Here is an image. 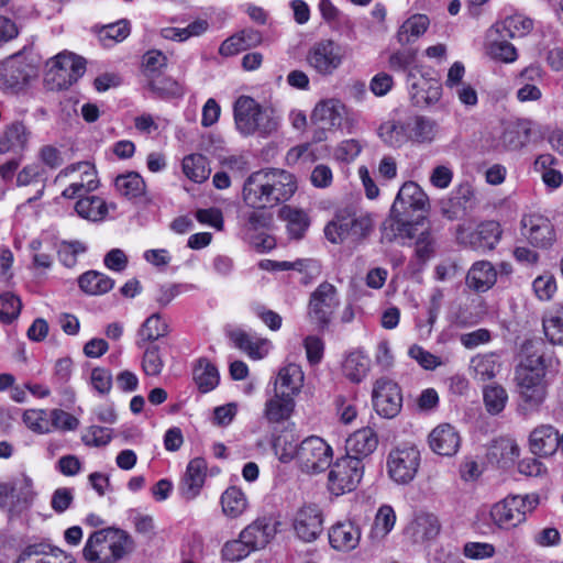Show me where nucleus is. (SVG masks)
Here are the masks:
<instances>
[{"mask_svg": "<svg viewBox=\"0 0 563 563\" xmlns=\"http://www.w3.org/2000/svg\"><path fill=\"white\" fill-rule=\"evenodd\" d=\"M333 461L331 445L318 435H310L299 443L297 464L306 474H319L328 470Z\"/></svg>", "mask_w": 563, "mask_h": 563, "instance_id": "nucleus-9", "label": "nucleus"}, {"mask_svg": "<svg viewBox=\"0 0 563 563\" xmlns=\"http://www.w3.org/2000/svg\"><path fill=\"white\" fill-rule=\"evenodd\" d=\"M194 380L202 393L214 389L220 380L219 372L208 360L201 358L194 368Z\"/></svg>", "mask_w": 563, "mask_h": 563, "instance_id": "nucleus-46", "label": "nucleus"}, {"mask_svg": "<svg viewBox=\"0 0 563 563\" xmlns=\"http://www.w3.org/2000/svg\"><path fill=\"white\" fill-rule=\"evenodd\" d=\"M429 26V19L424 14H416L407 19L397 32L399 44H409L415 38L421 36Z\"/></svg>", "mask_w": 563, "mask_h": 563, "instance_id": "nucleus-48", "label": "nucleus"}, {"mask_svg": "<svg viewBox=\"0 0 563 563\" xmlns=\"http://www.w3.org/2000/svg\"><path fill=\"white\" fill-rule=\"evenodd\" d=\"M377 134L386 145L391 147H400L409 142L407 121L389 119L378 126Z\"/></svg>", "mask_w": 563, "mask_h": 563, "instance_id": "nucleus-41", "label": "nucleus"}, {"mask_svg": "<svg viewBox=\"0 0 563 563\" xmlns=\"http://www.w3.org/2000/svg\"><path fill=\"white\" fill-rule=\"evenodd\" d=\"M78 172V178L74 179L68 187H66L62 196L66 199H75L86 196L88 192L98 188V180L93 167L86 162L69 165L59 172L56 179L68 177Z\"/></svg>", "mask_w": 563, "mask_h": 563, "instance_id": "nucleus-16", "label": "nucleus"}, {"mask_svg": "<svg viewBox=\"0 0 563 563\" xmlns=\"http://www.w3.org/2000/svg\"><path fill=\"white\" fill-rule=\"evenodd\" d=\"M543 347L542 341L527 342L523 346L525 358L516 368L518 411L523 416L537 412L547 397Z\"/></svg>", "mask_w": 563, "mask_h": 563, "instance_id": "nucleus-1", "label": "nucleus"}, {"mask_svg": "<svg viewBox=\"0 0 563 563\" xmlns=\"http://www.w3.org/2000/svg\"><path fill=\"white\" fill-rule=\"evenodd\" d=\"M117 191L126 199L141 197L145 192V181L140 174L130 172L119 175L114 180Z\"/></svg>", "mask_w": 563, "mask_h": 563, "instance_id": "nucleus-47", "label": "nucleus"}, {"mask_svg": "<svg viewBox=\"0 0 563 563\" xmlns=\"http://www.w3.org/2000/svg\"><path fill=\"white\" fill-rule=\"evenodd\" d=\"M411 98L417 106H429L440 100L442 89L439 82L421 78L411 84Z\"/></svg>", "mask_w": 563, "mask_h": 563, "instance_id": "nucleus-43", "label": "nucleus"}, {"mask_svg": "<svg viewBox=\"0 0 563 563\" xmlns=\"http://www.w3.org/2000/svg\"><path fill=\"white\" fill-rule=\"evenodd\" d=\"M245 540L239 534L238 539L224 543L221 550V556L225 561L239 562L249 556L253 550L247 547Z\"/></svg>", "mask_w": 563, "mask_h": 563, "instance_id": "nucleus-61", "label": "nucleus"}, {"mask_svg": "<svg viewBox=\"0 0 563 563\" xmlns=\"http://www.w3.org/2000/svg\"><path fill=\"white\" fill-rule=\"evenodd\" d=\"M543 330L552 344L563 345V302L558 305L553 316L543 319Z\"/></svg>", "mask_w": 563, "mask_h": 563, "instance_id": "nucleus-57", "label": "nucleus"}, {"mask_svg": "<svg viewBox=\"0 0 563 563\" xmlns=\"http://www.w3.org/2000/svg\"><path fill=\"white\" fill-rule=\"evenodd\" d=\"M222 512L230 519L241 517L249 507V500L244 492L236 487H228L220 497Z\"/></svg>", "mask_w": 563, "mask_h": 563, "instance_id": "nucleus-37", "label": "nucleus"}, {"mask_svg": "<svg viewBox=\"0 0 563 563\" xmlns=\"http://www.w3.org/2000/svg\"><path fill=\"white\" fill-rule=\"evenodd\" d=\"M539 505L537 495H512L493 505L489 511L490 519L500 529L516 528L527 520Z\"/></svg>", "mask_w": 563, "mask_h": 563, "instance_id": "nucleus-7", "label": "nucleus"}, {"mask_svg": "<svg viewBox=\"0 0 563 563\" xmlns=\"http://www.w3.org/2000/svg\"><path fill=\"white\" fill-rule=\"evenodd\" d=\"M235 347L246 353L253 360H261L268 353L269 342L256 338L244 330L236 329L229 333Z\"/></svg>", "mask_w": 563, "mask_h": 563, "instance_id": "nucleus-33", "label": "nucleus"}, {"mask_svg": "<svg viewBox=\"0 0 563 563\" xmlns=\"http://www.w3.org/2000/svg\"><path fill=\"white\" fill-rule=\"evenodd\" d=\"M22 420L33 432L44 434L52 431L49 411L45 409H27L23 412Z\"/></svg>", "mask_w": 563, "mask_h": 563, "instance_id": "nucleus-54", "label": "nucleus"}, {"mask_svg": "<svg viewBox=\"0 0 563 563\" xmlns=\"http://www.w3.org/2000/svg\"><path fill=\"white\" fill-rule=\"evenodd\" d=\"M166 65L167 57L161 51H148L143 56L144 73L150 78H154L158 75ZM150 86L152 90L162 95H177L180 92L179 85L172 79H166L164 81H156L152 79Z\"/></svg>", "mask_w": 563, "mask_h": 563, "instance_id": "nucleus-17", "label": "nucleus"}, {"mask_svg": "<svg viewBox=\"0 0 563 563\" xmlns=\"http://www.w3.org/2000/svg\"><path fill=\"white\" fill-rule=\"evenodd\" d=\"M361 540L360 528L351 521L338 522L329 531V541L336 551L354 550Z\"/></svg>", "mask_w": 563, "mask_h": 563, "instance_id": "nucleus-27", "label": "nucleus"}, {"mask_svg": "<svg viewBox=\"0 0 563 563\" xmlns=\"http://www.w3.org/2000/svg\"><path fill=\"white\" fill-rule=\"evenodd\" d=\"M322 514L318 506H305L296 515L294 528L305 542L314 541L322 531Z\"/></svg>", "mask_w": 563, "mask_h": 563, "instance_id": "nucleus-20", "label": "nucleus"}, {"mask_svg": "<svg viewBox=\"0 0 563 563\" xmlns=\"http://www.w3.org/2000/svg\"><path fill=\"white\" fill-rule=\"evenodd\" d=\"M9 489L11 492V509L30 506L36 496L33 481L25 474L13 478L9 483Z\"/></svg>", "mask_w": 563, "mask_h": 563, "instance_id": "nucleus-40", "label": "nucleus"}, {"mask_svg": "<svg viewBox=\"0 0 563 563\" xmlns=\"http://www.w3.org/2000/svg\"><path fill=\"white\" fill-rule=\"evenodd\" d=\"M302 384L303 372L301 367L291 363L279 369L275 382V391L278 390L294 397L300 391Z\"/></svg>", "mask_w": 563, "mask_h": 563, "instance_id": "nucleus-36", "label": "nucleus"}, {"mask_svg": "<svg viewBox=\"0 0 563 563\" xmlns=\"http://www.w3.org/2000/svg\"><path fill=\"white\" fill-rule=\"evenodd\" d=\"M142 350L144 351L142 357L143 372L150 376L159 375L164 367L159 346L156 344H146Z\"/></svg>", "mask_w": 563, "mask_h": 563, "instance_id": "nucleus-58", "label": "nucleus"}, {"mask_svg": "<svg viewBox=\"0 0 563 563\" xmlns=\"http://www.w3.org/2000/svg\"><path fill=\"white\" fill-rule=\"evenodd\" d=\"M409 141L416 143L432 142L437 135V123L422 115H417L407 121Z\"/></svg>", "mask_w": 563, "mask_h": 563, "instance_id": "nucleus-44", "label": "nucleus"}, {"mask_svg": "<svg viewBox=\"0 0 563 563\" xmlns=\"http://www.w3.org/2000/svg\"><path fill=\"white\" fill-rule=\"evenodd\" d=\"M49 421L52 424V430H62V431H73L76 430L79 426V420L62 410V409H53L49 411Z\"/></svg>", "mask_w": 563, "mask_h": 563, "instance_id": "nucleus-64", "label": "nucleus"}, {"mask_svg": "<svg viewBox=\"0 0 563 563\" xmlns=\"http://www.w3.org/2000/svg\"><path fill=\"white\" fill-rule=\"evenodd\" d=\"M389 228L393 236L389 240L400 239L404 245L413 247V254L417 261L426 264L435 256L439 249V236L437 230L424 219L415 222L391 219Z\"/></svg>", "mask_w": 563, "mask_h": 563, "instance_id": "nucleus-3", "label": "nucleus"}, {"mask_svg": "<svg viewBox=\"0 0 563 563\" xmlns=\"http://www.w3.org/2000/svg\"><path fill=\"white\" fill-rule=\"evenodd\" d=\"M344 115V106L336 99L322 100L314 107L311 121L322 131L339 128Z\"/></svg>", "mask_w": 563, "mask_h": 563, "instance_id": "nucleus-24", "label": "nucleus"}, {"mask_svg": "<svg viewBox=\"0 0 563 563\" xmlns=\"http://www.w3.org/2000/svg\"><path fill=\"white\" fill-rule=\"evenodd\" d=\"M533 27V22L531 19L526 18L521 14H514L507 16L501 23H496L488 33L489 37L497 35L501 32H505L507 36L515 37H523L530 33Z\"/></svg>", "mask_w": 563, "mask_h": 563, "instance_id": "nucleus-39", "label": "nucleus"}, {"mask_svg": "<svg viewBox=\"0 0 563 563\" xmlns=\"http://www.w3.org/2000/svg\"><path fill=\"white\" fill-rule=\"evenodd\" d=\"M420 461V452L416 446L393 449L386 461L387 474L396 484L407 485L416 477Z\"/></svg>", "mask_w": 563, "mask_h": 563, "instance_id": "nucleus-10", "label": "nucleus"}, {"mask_svg": "<svg viewBox=\"0 0 563 563\" xmlns=\"http://www.w3.org/2000/svg\"><path fill=\"white\" fill-rule=\"evenodd\" d=\"M113 286V279L96 271L87 272L79 277V287L89 295L106 294L110 291Z\"/></svg>", "mask_w": 563, "mask_h": 563, "instance_id": "nucleus-49", "label": "nucleus"}, {"mask_svg": "<svg viewBox=\"0 0 563 563\" xmlns=\"http://www.w3.org/2000/svg\"><path fill=\"white\" fill-rule=\"evenodd\" d=\"M396 515L390 506H382L375 517L373 525V533L375 537L383 538L387 536L394 528Z\"/></svg>", "mask_w": 563, "mask_h": 563, "instance_id": "nucleus-59", "label": "nucleus"}, {"mask_svg": "<svg viewBox=\"0 0 563 563\" xmlns=\"http://www.w3.org/2000/svg\"><path fill=\"white\" fill-rule=\"evenodd\" d=\"M134 549L132 538L120 529H101L87 540L82 555L88 563H117Z\"/></svg>", "mask_w": 563, "mask_h": 563, "instance_id": "nucleus-4", "label": "nucleus"}, {"mask_svg": "<svg viewBox=\"0 0 563 563\" xmlns=\"http://www.w3.org/2000/svg\"><path fill=\"white\" fill-rule=\"evenodd\" d=\"M409 356L415 360L422 368L433 371L443 363L441 358L419 345H412L408 351Z\"/></svg>", "mask_w": 563, "mask_h": 563, "instance_id": "nucleus-63", "label": "nucleus"}, {"mask_svg": "<svg viewBox=\"0 0 563 563\" xmlns=\"http://www.w3.org/2000/svg\"><path fill=\"white\" fill-rule=\"evenodd\" d=\"M47 80L54 82L58 89H65L76 82L86 70L82 57L71 53H60L46 64Z\"/></svg>", "mask_w": 563, "mask_h": 563, "instance_id": "nucleus-11", "label": "nucleus"}, {"mask_svg": "<svg viewBox=\"0 0 563 563\" xmlns=\"http://www.w3.org/2000/svg\"><path fill=\"white\" fill-rule=\"evenodd\" d=\"M242 539L253 552L264 549L276 534V527L272 519L257 518L240 532Z\"/></svg>", "mask_w": 563, "mask_h": 563, "instance_id": "nucleus-23", "label": "nucleus"}, {"mask_svg": "<svg viewBox=\"0 0 563 563\" xmlns=\"http://www.w3.org/2000/svg\"><path fill=\"white\" fill-rule=\"evenodd\" d=\"M429 206V199L422 188L413 181L405 183L391 206V214L400 217L409 210H424Z\"/></svg>", "mask_w": 563, "mask_h": 563, "instance_id": "nucleus-19", "label": "nucleus"}, {"mask_svg": "<svg viewBox=\"0 0 563 563\" xmlns=\"http://www.w3.org/2000/svg\"><path fill=\"white\" fill-rule=\"evenodd\" d=\"M297 190L295 176L279 168L253 172L244 181L242 199L256 210L273 208L289 200Z\"/></svg>", "mask_w": 563, "mask_h": 563, "instance_id": "nucleus-2", "label": "nucleus"}, {"mask_svg": "<svg viewBox=\"0 0 563 563\" xmlns=\"http://www.w3.org/2000/svg\"><path fill=\"white\" fill-rule=\"evenodd\" d=\"M497 280V271L488 261L475 262L465 278L466 286L475 292L489 290Z\"/></svg>", "mask_w": 563, "mask_h": 563, "instance_id": "nucleus-26", "label": "nucleus"}, {"mask_svg": "<svg viewBox=\"0 0 563 563\" xmlns=\"http://www.w3.org/2000/svg\"><path fill=\"white\" fill-rule=\"evenodd\" d=\"M378 445V437L372 428H362L353 432L345 443L346 454L362 459L369 456Z\"/></svg>", "mask_w": 563, "mask_h": 563, "instance_id": "nucleus-28", "label": "nucleus"}, {"mask_svg": "<svg viewBox=\"0 0 563 563\" xmlns=\"http://www.w3.org/2000/svg\"><path fill=\"white\" fill-rule=\"evenodd\" d=\"M279 218L287 222V230L292 239L299 240L309 227V218L302 210L284 206L279 210Z\"/></svg>", "mask_w": 563, "mask_h": 563, "instance_id": "nucleus-45", "label": "nucleus"}, {"mask_svg": "<svg viewBox=\"0 0 563 563\" xmlns=\"http://www.w3.org/2000/svg\"><path fill=\"white\" fill-rule=\"evenodd\" d=\"M206 473L207 463L203 459L196 457L188 463L179 484L180 495L186 500H192L199 495L205 484Z\"/></svg>", "mask_w": 563, "mask_h": 563, "instance_id": "nucleus-22", "label": "nucleus"}, {"mask_svg": "<svg viewBox=\"0 0 563 563\" xmlns=\"http://www.w3.org/2000/svg\"><path fill=\"white\" fill-rule=\"evenodd\" d=\"M529 443L534 454L552 455L559 449V432L552 426H540L530 433Z\"/></svg>", "mask_w": 563, "mask_h": 563, "instance_id": "nucleus-31", "label": "nucleus"}, {"mask_svg": "<svg viewBox=\"0 0 563 563\" xmlns=\"http://www.w3.org/2000/svg\"><path fill=\"white\" fill-rule=\"evenodd\" d=\"M533 290L536 296L543 301H549L553 298L556 292V280L553 275L545 274L538 276L533 280Z\"/></svg>", "mask_w": 563, "mask_h": 563, "instance_id": "nucleus-62", "label": "nucleus"}, {"mask_svg": "<svg viewBox=\"0 0 563 563\" xmlns=\"http://www.w3.org/2000/svg\"><path fill=\"white\" fill-rule=\"evenodd\" d=\"M295 408L294 397L287 394L275 391V396L266 401L264 415L269 422H282L287 420Z\"/></svg>", "mask_w": 563, "mask_h": 563, "instance_id": "nucleus-38", "label": "nucleus"}, {"mask_svg": "<svg viewBox=\"0 0 563 563\" xmlns=\"http://www.w3.org/2000/svg\"><path fill=\"white\" fill-rule=\"evenodd\" d=\"M339 305L336 288L324 282L310 295L308 314L318 325L324 328L331 322Z\"/></svg>", "mask_w": 563, "mask_h": 563, "instance_id": "nucleus-13", "label": "nucleus"}, {"mask_svg": "<svg viewBox=\"0 0 563 563\" xmlns=\"http://www.w3.org/2000/svg\"><path fill=\"white\" fill-rule=\"evenodd\" d=\"M233 114L235 128L244 136L255 133L268 136L275 133L279 126V120L273 111L263 108L249 96H241L235 100Z\"/></svg>", "mask_w": 563, "mask_h": 563, "instance_id": "nucleus-5", "label": "nucleus"}, {"mask_svg": "<svg viewBox=\"0 0 563 563\" xmlns=\"http://www.w3.org/2000/svg\"><path fill=\"white\" fill-rule=\"evenodd\" d=\"M114 202L107 203L98 196H84L78 199L75 205L77 214L92 222H99L107 218L110 210H115Z\"/></svg>", "mask_w": 563, "mask_h": 563, "instance_id": "nucleus-30", "label": "nucleus"}, {"mask_svg": "<svg viewBox=\"0 0 563 563\" xmlns=\"http://www.w3.org/2000/svg\"><path fill=\"white\" fill-rule=\"evenodd\" d=\"M374 222L365 212H358L352 207L339 209L334 218L325 225L324 234L334 244L351 241L360 243L372 232Z\"/></svg>", "mask_w": 563, "mask_h": 563, "instance_id": "nucleus-6", "label": "nucleus"}, {"mask_svg": "<svg viewBox=\"0 0 563 563\" xmlns=\"http://www.w3.org/2000/svg\"><path fill=\"white\" fill-rule=\"evenodd\" d=\"M328 489L335 496L351 493L360 485L365 471L362 459L345 454L331 463Z\"/></svg>", "mask_w": 563, "mask_h": 563, "instance_id": "nucleus-8", "label": "nucleus"}, {"mask_svg": "<svg viewBox=\"0 0 563 563\" xmlns=\"http://www.w3.org/2000/svg\"><path fill=\"white\" fill-rule=\"evenodd\" d=\"M31 132L20 121L7 125L0 134V154L21 152L26 148Z\"/></svg>", "mask_w": 563, "mask_h": 563, "instance_id": "nucleus-32", "label": "nucleus"}, {"mask_svg": "<svg viewBox=\"0 0 563 563\" xmlns=\"http://www.w3.org/2000/svg\"><path fill=\"white\" fill-rule=\"evenodd\" d=\"M372 401L379 416L387 419L396 417L402 406L399 386L385 377L376 379L373 386Z\"/></svg>", "mask_w": 563, "mask_h": 563, "instance_id": "nucleus-14", "label": "nucleus"}, {"mask_svg": "<svg viewBox=\"0 0 563 563\" xmlns=\"http://www.w3.org/2000/svg\"><path fill=\"white\" fill-rule=\"evenodd\" d=\"M31 66L19 56H11L0 64V89L16 91L31 77Z\"/></svg>", "mask_w": 563, "mask_h": 563, "instance_id": "nucleus-18", "label": "nucleus"}, {"mask_svg": "<svg viewBox=\"0 0 563 563\" xmlns=\"http://www.w3.org/2000/svg\"><path fill=\"white\" fill-rule=\"evenodd\" d=\"M371 361L361 351L351 352L342 364L343 375L352 383H361L369 372Z\"/></svg>", "mask_w": 563, "mask_h": 563, "instance_id": "nucleus-42", "label": "nucleus"}, {"mask_svg": "<svg viewBox=\"0 0 563 563\" xmlns=\"http://www.w3.org/2000/svg\"><path fill=\"white\" fill-rule=\"evenodd\" d=\"M500 238L501 229L496 221H485L472 232H468L463 225H459L456 229L457 242L475 251H492Z\"/></svg>", "mask_w": 563, "mask_h": 563, "instance_id": "nucleus-15", "label": "nucleus"}, {"mask_svg": "<svg viewBox=\"0 0 563 563\" xmlns=\"http://www.w3.org/2000/svg\"><path fill=\"white\" fill-rule=\"evenodd\" d=\"M130 34V23L126 20H120L115 23L103 25L99 31V38L104 46H111L114 43L122 42Z\"/></svg>", "mask_w": 563, "mask_h": 563, "instance_id": "nucleus-55", "label": "nucleus"}, {"mask_svg": "<svg viewBox=\"0 0 563 563\" xmlns=\"http://www.w3.org/2000/svg\"><path fill=\"white\" fill-rule=\"evenodd\" d=\"M500 366L499 356L496 353L477 354L471 358L470 373L473 378L486 382L496 377Z\"/></svg>", "mask_w": 563, "mask_h": 563, "instance_id": "nucleus-34", "label": "nucleus"}, {"mask_svg": "<svg viewBox=\"0 0 563 563\" xmlns=\"http://www.w3.org/2000/svg\"><path fill=\"white\" fill-rule=\"evenodd\" d=\"M22 308L21 300L12 292L0 295V321L10 323L16 319Z\"/></svg>", "mask_w": 563, "mask_h": 563, "instance_id": "nucleus-60", "label": "nucleus"}, {"mask_svg": "<svg viewBox=\"0 0 563 563\" xmlns=\"http://www.w3.org/2000/svg\"><path fill=\"white\" fill-rule=\"evenodd\" d=\"M460 444L459 432L448 423L435 427L429 434V445L439 455H454L459 451Z\"/></svg>", "mask_w": 563, "mask_h": 563, "instance_id": "nucleus-25", "label": "nucleus"}, {"mask_svg": "<svg viewBox=\"0 0 563 563\" xmlns=\"http://www.w3.org/2000/svg\"><path fill=\"white\" fill-rule=\"evenodd\" d=\"M523 235L537 247H547L555 239L553 225L550 220L539 216H526L521 220Z\"/></svg>", "mask_w": 563, "mask_h": 563, "instance_id": "nucleus-21", "label": "nucleus"}, {"mask_svg": "<svg viewBox=\"0 0 563 563\" xmlns=\"http://www.w3.org/2000/svg\"><path fill=\"white\" fill-rule=\"evenodd\" d=\"M183 172L190 180L200 184L208 179L211 170L206 156L191 154L183 159Z\"/></svg>", "mask_w": 563, "mask_h": 563, "instance_id": "nucleus-51", "label": "nucleus"}, {"mask_svg": "<svg viewBox=\"0 0 563 563\" xmlns=\"http://www.w3.org/2000/svg\"><path fill=\"white\" fill-rule=\"evenodd\" d=\"M440 532V523L438 518L428 512H420L415 516L406 528V534L413 542H424L435 538Z\"/></svg>", "mask_w": 563, "mask_h": 563, "instance_id": "nucleus-29", "label": "nucleus"}, {"mask_svg": "<svg viewBox=\"0 0 563 563\" xmlns=\"http://www.w3.org/2000/svg\"><path fill=\"white\" fill-rule=\"evenodd\" d=\"M499 34L500 37H505L504 34ZM490 38L492 41L488 43L487 53L492 58L504 63H514L517 59V49L511 43L504 38H495L494 36Z\"/></svg>", "mask_w": 563, "mask_h": 563, "instance_id": "nucleus-56", "label": "nucleus"}, {"mask_svg": "<svg viewBox=\"0 0 563 563\" xmlns=\"http://www.w3.org/2000/svg\"><path fill=\"white\" fill-rule=\"evenodd\" d=\"M167 323L162 319L159 313H153L142 323L136 333L135 344L139 349L145 347L146 344H154L158 339L167 335Z\"/></svg>", "mask_w": 563, "mask_h": 563, "instance_id": "nucleus-35", "label": "nucleus"}, {"mask_svg": "<svg viewBox=\"0 0 563 563\" xmlns=\"http://www.w3.org/2000/svg\"><path fill=\"white\" fill-rule=\"evenodd\" d=\"M273 449L282 463L298 461L299 443L291 433H282L277 435L274 440Z\"/></svg>", "mask_w": 563, "mask_h": 563, "instance_id": "nucleus-53", "label": "nucleus"}, {"mask_svg": "<svg viewBox=\"0 0 563 563\" xmlns=\"http://www.w3.org/2000/svg\"><path fill=\"white\" fill-rule=\"evenodd\" d=\"M342 47L332 40L316 42L308 51V65L321 76L332 75L343 63Z\"/></svg>", "mask_w": 563, "mask_h": 563, "instance_id": "nucleus-12", "label": "nucleus"}, {"mask_svg": "<svg viewBox=\"0 0 563 563\" xmlns=\"http://www.w3.org/2000/svg\"><path fill=\"white\" fill-rule=\"evenodd\" d=\"M530 129L525 121H515L506 125L501 141L510 150H518L529 141Z\"/></svg>", "mask_w": 563, "mask_h": 563, "instance_id": "nucleus-50", "label": "nucleus"}, {"mask_svg": "<svg viewBox=\"0 0 563 563\" xmlns=\"http://www.w3.org/2000/svg\"><path fill=\"white\" fill-rule=\"evenodd\" d=\"M483 401L489 415H498L505 409L508 402V393L501 385H486L483 388Z\"/></svg>", "mask_w": 563, "mask_h": 563, "instance_id": "nucleus-52", "label": "nucleus"}]
</instances>
